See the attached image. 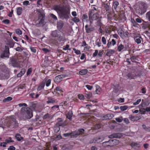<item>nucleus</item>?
<instances>
[{
    "instance_id": "nucleus-1",
    "label": "nucleus",
    "mask_w": 150,
    "mask_h": 150,
    "mask_svg": "<svg viewBox=\"0 0 150 150\" xmlns=\"http://www.w3.org/2000/svg\"><path fill=\"white\" fill-rule=\"evenodd\" d=\"M53 9L62 18L66 19L69 18L70 10L69 8L59 6H54Z\"/></svg>"
},
{
    "instance_id": "nucleus-2",
    "label": "nucleus",
    "mask_w": 150,
    "mask_h": 150,
    "mask_svg": "<svg viewBox=\"0 0 150 150\" xmlns=\"http://www.w3.org/2000/svg\"><path fill=\"white\" fill-rule=\"evenodd\" d=\"M21 55H18L14 57L11 58L9 61L10 64L14 67L20 68V63L21 61Z\"/></svg>"
},
{
    "instance_id": "nucleus-3",
    "label": "nucleus",
    "mask_w": 150,
    "mask_h": 150,
    "mask_svg": "<svg viewBox=\"0 0 150 150\" xmlns=\"http://www.w3.org/2000/svg\"><path fill=\"white\" fill-rule=\"evenodd\" d=\"M89 17L90 23L92 24L93 21L99 18V14L98 13H95L94 10H91L89 12Z\"/></svg>"
},
{
    "instance_id": "nucleus-4",
    "label": "nucleus",
    "mask_w": 150,
    "mask_h": 150,
    "mask_svg": "<svg viewBox=\"0 0 150 150\" xmlns=\"http://www.w3.org/2000/svg\"><path fill=\"white\" fill-rule=\"evenodd\" d=\"M91 24H90L89 25L87 24L85 26L86 31L87 33L93 32L95 30V27L91 25Z\"/></svg>"
},
{
    "instance_id": "nucleus-5",
    "label": "nucleus",
    "mask_w": 150,
    "mask_h": 150,
    "mask_svg": "<svg viewBox=\"0 0 150 150\" xmlns=\"http://www.w3.org/2000/svg\"><path fill=\"white\" fill-rule=\"evenodd\" d=\"M146 11L145 8L143 6H140L137 10V13L139 15H142Z\"/></svg>"
},
{
    "instance_id": "nucleus-6",
    "label": "nucleus",
    "mask_w": 150,
    "mask_h": 150,
    "mask_svg": "<svg viewBox=\"0 0 150 150\" xmlns=\"http://www.w3.org/2000/svg\"><path fill=\"white\" fill-rule=\"evenodd\" d=\"M67 75H61L56 76L54 79V82L55 83H59L61 81L62 79L66 77Z\"/></svg>"
},
{
    "instance_id": "nucleus-7",
    "label": "nucleus",
    "mask_w": 150,
    "mask_h": 150,
    "mask_svg": "<svg viewBox=\"0 0 150 150\" xmlns=\"http://www.w3.org/2000/svg\"><path fill=\"white\" fill-rule=\"evenodd\" d=\"M122 133H113L108 137L109 138L112 139L114 138H120L122 136Z\"/></svg>"
},
{
    "instance_id": "nucleus-8",
    "label": "nucleus",
    "mask_w": 150,
    "mask_h": 150,
    "mask_svg": "<svg viewBox=\"0 0 150 150\" xmlns=\"http://www.w3.org/2000/svg\"><path fill=\"white\" fill-rule=\"evenodd\" d=\"M9 49L8 48H7L6 49L4 50V53L2 54L1 55V57L2 58L8 57L9 54Z\"/></svg>"
},
{
    "instance_id": "nucleus-9",
    "label": "nucleus",
    "mask_w": 150,
    "mask_h": 150,
    "mask_svg": "<svg viewBox=\"0 0 150 150\" xmlns=\"http://www.w3.org/2000/svg\"><path fill=\"white\" fill-rule=\"evenodd\" d=\"M10 126L16 125L17 122L15 117L14 116H11L10 117Z\"/></svg>"
},
{
    "instance_id": "nucleus-10",
    "label": "nucleus",
    "mask_w": 150,
    "mask_h": 150,
    "mask_svg": "<svg viewBox=\"0 0 150 150\" xmlns=\"http://www.w3.org/2000/svg\"><path fill=\"white\" fill-rule=\"evenodd\" d=\"M58 122L56 123V125L57 126H61L64 127L65 125V124L64 122H63V120L61 118H58L57 119Z\"/></svg>"
},
{
    "instance_id": "nucleus-11",
    "label": "nucleus",
    "mask_w": 150,
    "mask_h": 150,
    "mask_svg": "<svg viewBox=\"0 0 150 150\" xmlns=\"http://www.w3.org/2000/svg\"><path fill=\"white\" fill-rule=\"evenodd\" d=\"M36 11L37 12L38 16L39 18H43L44 15L43 11L42 9H37L36 10Z\"/></svg>"
},
{
    "instance_id": "nucleus-12",
    "label": "nucleus",
    "mask_w": 150,
    "mask_h": 150,
    "mask_svg": "<svg viewBox=\"0 0 150 150\" xmlns=\"http://www.w3.org/2000/svg\"><path fill=\"white\" fill-rule=\"evenodd\" d=\"M130 120L133 121H135L138 120L140 119V117L139 115H138V114L136 116H133L131 115L129 117Z\"/></svg>"
},
{
    "instance_id": "nucleus-13",
    "label": "nucleus",
    "mask_w": 150,
    "mask_h": 150,
    "mask_svg": "<svg viewBox=\"0 0 150 150\" xmlns=\"http://www.w3.org/2000/svg\"><path fill=\"white\" fill-rule=\"evenodd\" d=\"M26 113L27 115L26 116V117L28 119H30L31 118L33 115L30 109L29 108L28 109H27L26 111Z\"/></svg>"
},
{
    "instance_id": "nucleus-14",
    "label": "nucleus",
    "mask_w": 150,
    "mask_h": 150,
    "mask_svg": "<svg viewBox=\"0 0 150 150\" xmlns=\"http://www.w3.org/2000/svg\"><path fill=\"white\" fill-rule=\"evenodd\" d=\"M114 117L113 114H108L103 117V120H106L108 119H110Z\"/></svg>"
},
{
    "instance_id": "nucleus-15",
    "label": "nucleus",
    "mask_w": 150,
    "mask_h": 150,
    "mask_svg": "<svg viewBox=\"0 0 150 150\" xmlns=\"http://www.w3.org/2000/svg\"><path fill=\"white\" fill-rule=\"evenodd\" d=\"M64 25V22L63 21H60L57 23V27L58 30H61L63 27Z\"/></svg>"
},
{
    "instance_id": "nucleus-16",
    "label": "nucleus",
    "mask_w": 150,
    "mask_h": 150,
    "mask_svg": "<svg viewBox=\"0 0 150 150\" xmlns=\"http://www.w3.org/2000/svg\"><path fill=\"white\" fill-rule=\"evenodd\" d=\"M45 24L44 20L43 18H42L39 21V23L36 24V25L38 27L43 26Z\"/></svg>"
},
{
    "instance_id": "nucleus-17",
    "label": "nucleus",
    "mask_w": 150,
    "mask_h": 150,
    "mask_svg": "<svg viewBox=\"0 0 150 150\" xmlns=\"http://www.w3.org/2000/svg\"><path fill=\"white\" fill-rule=\"evenodd\" d=\"M111 146L116 145L118 144L119 143V140L116 139L110 140Z\"/></svg>"
},
{
    "instance_id": "nucleus-18",
    "label": "nucleus",
    "mask_w": 150,
    "mask_h": 150,
    "mask_svg": "<svg viewBox=\"0 0 150 150\" xmlns=\"http://www.w3.org/2000/svg\"><path fill=\"white\" fill-rule=\"evenodd\" d=\"M131 146L134 149H137L140 146V145L139 144L135 142L132 143L131 144Z\"/></svg>"
},
{
    "instance_id": "nucleus-19",
    "label": "nucleus",
    "mask_w": 150,
    "mask_h": 150,
    "mask_svg": "<svg viewBox=\"0 0 150 150\" xmlns=\"http://www.w3.org/2000/svg\"><path fill=\"white\" fill-rule=\"evenodd\" d=\"M142 39V38L140 36H136L134 37V38L135 42L137 44H139L141 43V40Z\"/></svg>"
},
{
    "instance_id": "nucleus-20",
    "label": "nucleus",
    "mask_w": 150,
    "mask_h": 150,
    "mask_svg": "<svg viewBox=\"0 0 150 150\" xmlns=\"http://www.w3.org/2000/svg\"><path fill=\"white\" fill-rule=\"evenodd\" d=\"M15 137L18 141H20L23 139V137H21V134H16L15 136Z\"/></svg>"
},
{
    "instance_id": "nucleus-21",
    "label": "nucleus",
    "mask_w": 150,
    "mask_h": 150,
    "mask_svg": "<svg viewBox=\"0 0 150 150\" xmlns=\"http://www.w3.org/2000/svg\"><path fill=\"white\" fill-rule=\"evenodd\" d=\"M71 137H76L80 135V133L79 132L75 131V132L71 133Z\"/></svg>"
},
{
    "instance_id": "nucleus-22",
    "label": "nucleus",
    "mask_w": 150,
    "mask_h": 150,
    "mask_svg": "<svg viewBox=\"0 0 150 150\" xmlns=\"http://www.w3.org/2000/svg\"><path fill=\"white\" fill-rule=\"evenodd\" d=\"M48 100L47 101V103H54L57 101L56 100L54 99L51 97L48 98Z\"/></svg>"
},
{
    "instance_id": "nucleus-23",
    "label": "nucleus",
    "mask_w": 150,
    "mask_h": 150,
    "mask_svg": "<svg viewBox=\"0 0 150 150\" xmlns=\"http://www.w3.org/2000/svg\"><path fill=\"white\" fill-rule=\"evenodd\" d=\"M102 144L104 146H111V142H110V140L108 141H106L103 142Z\"/></svg>"
},
{
    "instance_id": "nucleus-24",
    "label": "nucleus",
    "mask_w": 150,
    "mask_h": 150,
    "mask_svg": "<svg viewBox=\"0 0 150 150\" xmlns=\"http://www.w3.org/2000/svg\"><path fill=\"white\" fill-rule=\"evenodd\" d=\"M115 51L113 50H108L106 54V55L110 57L111 55L114 53Z\"/></svg>"
},
{
    "instance_id": "nucleus-25",
    "label": "nucleus",
    "mask_w": 150,
    "mask_h": 150,
    "mask_svg": "<svg viewBox=\"0 0 150 150\" xmlns=\"http://www.w3.org/2000/svg\"><path fill=\"white\" fill-rule=\"evenodd\" d=\"M126 76L130 79H134L136 77L135 75L130 73L128 74Z\"/></svg>"
},
{
    "instance_id": "nucleus-26",
    "label": "nucleus",
    "mask_w": 150,
    "mask_h": 150,
    "mask_svg": "<svg viewBox=\"0 0 150 150\" xmlns=\"http://www.w3.org/2000/svg\"><path fill=\"white\" fill-rule=\"evenodd\" d=\"M88 71L87 69H83L81 70L79 72V74L81 75H84L88 72Z\"/></svg>"
},
{
    "instance_id": "nucleus-27",
    "label": "nucleus",
    "mask_w": 150,
    "mask_h": 150,
    "mask_svg": "<svg viewBox=\"0 0 150 150\" xmlns=\"http://www.w3.org/2000/svg\"><path fill=\"white\" fill-rule=\"evenodd\" d=\"M96 93L97 94H100L101 91V89L100 88V87L99 86L96 85Z\"/></svg>"
},
{
    "instance_id": "nucleus-28",
    "label": "nucleus",
    "mask_w": 150,
    "mask_h": 150,
    "mask_svg": "<svg viewBox=\"0 0 150 150\" xmlns=\"http://www.w3.org/2000/svg\"><path fill=\"white\" fill-rule=\"evenodd\" d=\"M22 8L21 7H18L17 8V13L18 15H20L22 12Z\"/></svg>"
},
{
    "instance_id": "nucleus-29",
    "label": "nucleus",
    "mask_w": 150,
    "mask_h": 150,
    "mask_svg": "<svg viewBox=\"0 0 150 150\" xmlns=\"http://www.w3.org/2000/svg\"><path fill=\"white\" fill-rule=\"evenodd\" d=\"M45 83L44 82H42L40 85L39 86L38 88V91H40L43 89L45 86Z\"/></svg>"
},
{
    "instance_id": "nucleus-30",
    "label": "nucleus",
    "mask_w": 150,
    "mask_h": 150,
    "mask_svg": "<svg viewBox=\"0 0 150 150\" xmlns=\"http://www.w3.org/2000/svg\"><path fill=\"white\" fill-rule=\"evenodd\" d=\"M58 40L60 41H63L65 40L64 36H61L59 34L57 37Z\"/></svg>"
},
{
    "instance_id": "nucleus-31",
    "label": "nucleus",
    "mask_w": 150,
    "mask_h": 150,
    "mask_svg": "<svg viewBox=\"0 0 150 150\" xmlns=\"http://www.w3.org/2000/svg\"><path fill=\"white\" fill-rule=\"evenodd\" d=\"M72 113L71 112H69L66 115L67 117L71 120L72 119Z\"/></svg>"
},
{
    "instance_id": "nucleus-32",
    "label": "nucleus",
    "mask_w": 150,
    "mask_h": 150,
    "mask_svg": "<svg viewBox=\"0 0 150 150\" xmlns=\"http://www.w3.org/2000/svg\"><path fill=\"white\" fill-rule=\"evenodd\" d=\"M119 5V3L117 1H114L112 7H113L116 10L117 7V6Z\"/></svg>"
},
{
    "instance_id": "nucleus-33",
    "label": "nucleus",
    "mask_w": 150,
    "mask_h": 150,
    "mask_svg": "<svg viewBox=\"0 0 150 150\" xmlns=\"http://www.w3.org/2000/svg\"><path fill=\"white\" fill-rule=\"evenodd\" d=\"M103 6L105 8L107 11H108L109 10V6L108 3H104L103 4Z\"/></svg>"
},
{
    "instance_id": "nucleus-34",
    "label": "nucleus",
    "mask_w": 150,
    "mask_h": 150,
    "mask_svg": "<svg viewBox=\"0 0 150 150\" xmlns=\"http://www.w3.org/2000/svg\"><path fill=\"white\" fill-rule=\"evenodd\" d=\"M124 48V45H123L122 44H120L117 47V50L119 52H120Z\"/></svg>"
},
{
    "instance_id": "nucleus-35",
    "label": "nucleus",
    "mask_w": 150,
    "mask_h": 150,
    "mask_svg": "<svg viewBox=\"0 0 150 150\" xmlns=\"http://www.w3.org/2000/svg\"><path fill=\"white\" fill-rule=\"evenodd\" d=\"M92 93L90 92H87V93H86L85 94V97L88 99L90 98L92 96Z\"/></svg>"
},
{
    "instance_id": "nucleus-36",
    "label": "nucleus",
    "mask_w": 150,
    "mask_h": 150,
    "mask_svg": "<svg viewBox=\"0 0 150 150\" xmlns=\"http://www.w3.org/2000/svg\"><path fill=\"white\" fill-rule=\"evenodd\" d=\"M58 32H57L56 31H54L52 32V35L54 37H57V36L59 35Z\"/></svg>"
},
{
    "instance_id": "nucleus-37",
    "label": "nucleus",
    "mask_w": 150,
    "mask_h": 150,
    "mask_svg": "<svg viewBox=\"0 0 150 150\" xmlns=\"http://www.w3.org/2000/svg\"><path fill=\"white\" fill-rule=\"evenodd\" d=\"M146 18L150 22V11L146 13Z\"/></svg>"
},
{
    "instance_id": "nucleus-38",
    "label": "nucleus",
    "mask_w": 150,
    "mask_h": 150,
    "mask_svg": "<svg viewBox=\"0 0 150 150\" xmlns=\"http://www.w3.org/2000/svg\"><path fill=\"white\" fill-rule=\"evenodd\" d=\"M72 21L76 23H78L80 21L79 19L76 17L72 18Z\"/></svg>"
},
{
    "instance_id": "nucleus-39",
    "label": "nucleus",
    "mask_w": 150,
    "mask_h": 150,
    "mask_svg": "<svg viewBox=\"0 0 150 150\" xmlns=\"http://www.w3.org/2000/svg\"><path fill=\"white\" fill-rule=\"evenodd\" d=\"M12 99V98L11 97H8L4 100L3 102H8L11 100Z\"/></svg>"
},
{
    "instance_id": "nucleus-40",
    "label": "nucleus",
    "mask_w": 150,
    "mask_h": 150,
    "mask_svg": "<svg viewBox=\"0 0 150 150\" xmlns=\"http://www.w3.org/2000/svg\"><path fill=\"white\" fill-rule=\"evenodd\" d=\"M128 107L126 105L121 106L120 107V109L122 111H124L126 110L128 108Z\"/></svg>"
},
{
    "instance_id": "nucleus-41",
    "label": "nucleus",
    "mask_w": 150,
    "mask_h": 150,
    "mask_svg": "<svg viewBox=\"0 0 150 150\" xmlns=\"http://www.w3.org/2000/svg\"><path fill=\"white\" fill-rule=\"evenodd\" d=\"M70 46L69 45H67L65 46H64L63 48V50H70L71 49L69 48Z\"/></svg>"
},
{
    "instance_id": "nucleus-42",
    "label": "nucleus",
    "mask_w": 150,
    "mask_h": 150,
    "mask_svg": "<svg viewBox=\"0 0 150 150\" xmlns=\"http://www.w3.org/2000/svg\"><path fill=\"white\" fill-rule=\"evenodd\" d=\"M16 33L18 35H21L22 34V31L19 29H17L15 30Z\"/></svg>"
},
{
    "instance_id": "nucleus-43",
    "label": "nucleus",
    "mask_w": 150,
    "mask_h": 150,
    "mask_svg": "<svg viewBox=\"0 0 150 150\" xmlns=\"http://www.w3.org/2000/svg\"><path fill=\"white\" fill-rule=\"evenodd\" d=\"M12 138L11 137H9L8 139H6L5 140V141L8 143H9L11 142H13L14 141L11 140Z\"/></svg>"
},
{
    "instance_id": "nucleus-44",
    "label": "nucleus",
    "mask_w": 150,
    "mask_h": 150,
    "mask_svg": "<svg viewBox=\"0 0 150 150\" xmlns=\"http://www.w3.org/2000/svg\"><path fill=\"white\" fill-rule=\"evenodd\" d=\"M118 33L120 36H122L123 34V31L121 29H119L117 30Z\"/></svg>"
},
{
    "instance_id": "nucleus-45",
    "label": "nucleus",
    "mask_w": 150,
    "mask_h": 150,
    "mask_svg": "<svg viewBox=\"0 0 150 150\" xmlns=\"http://www.w3.org/2000/svg\"><path fill=\"white\" fill-rule=\"evenodd\" d=\"M139 112L142 114H144L145 112H146V109L144 108H141L139 110Z\"/></svg>"
},
{
    "instance_id": "nucleus-46",
    "label": "nucleus",
    "mask_w": 150,
    "mask_h": 150,
    "mask_svg": "<svg viewBox=\"0 0 150 150\" xmlns=\"http://www.w3.org/2000/svg\"><path fill=\"white\" fill-rule=\"evenodd\" d=\"M50 17L53 18L54 20L56 21L57 20V17L54 14H50Z\"/></svg>"
},
{
    "instance_id": "nucleus-47",
    "label": "nucleus",
    "mask_w": 150,
    "mask_h": 150,
    "mask_svg": "<svg viewBox=\"0 0 150 150\" xmlns=\"http://www.w3.org/2000/svg\"><path fill=\"white\" fill-rule=\"evenodd\" d=\"M5 76L4 73L2 71L0 70V79H2Z\"/></svg>"
},
{
    "instance_id": "nucleus-48",
    "label": "nucleus",
    "mask_w": 150,
    "mask_h": 150,
    "mask_svg": "<svg viewBox=\"0 0 150 150\" xmlns=\"http://www.w3.org/2000/svg\"><path fill=\"white\" fill-rule=\"evenodd\" d=\"M141 101V99H138L137 100V101L133 103V105H138L139 104Z\"/></svg>"
},
{
    "instance_id": "nucleus-49",
    "label": "nucleus",
    "mask_w": 150,
    "mask_h": 150,
    "mask_svg": "<svg viewBox=\"0 0 150 150\" xmlns=\"http://www.w3.org/2000/svg\"><path fill=\"white\" fill-rule=\"evenodd\" d=\"M101 41L104 45H105L106 43V40L105 38L104 37H103L102 38Z\"/></svg>"
},
{
    "instance_id": "nucleus-50",
    "label": "nucleus",
    "mask_w": 150,
    "mask_h": 150,
    "mask_svg": "<svg viewBox=\"0 0 150 150\" xmlns=\"http://www.w3.org/2000/svg\"><path fill=\"white\" fill-rule=\"evenodd\" d=\"M118 122H121L122 120V117H119L115 119Z\"/></svg>"
},
{
    "instance_id": "nucleus-51",
    "label": "nucleus",
    "mask_w": 150,
    "mask_h": 150,
    "mask_svg": "<svg viewBox=\"0 0 150 150\" xmlns=\"http://www.w3.org/2000/svg\"><path fill=\"white\" fill-rule=\"evenodd\" d=\"M51 79H49L46 82V85L47 86H48L50 85L51 82Z\"/></svg>"
},
{
    "instance_id": "nucleus-52",
    "label": "nucleus",
    "mask_w": 150,
    "mask_h": 150,
    "mask_svg": "<svg viewBox=\"0 0 150 150\" xmlns=\"http://www.w3.org/2000/svg\"><path fill=\"white\" fill-rule=\"evenodd\" d=\"M29 1H23V5H28L29 4Z\"/></svg>"
},
{
    "instance_id": "nucleus-53",
    "label": "nucleus",
    "mask_w": 150,
    "mask_h": 150,
    "mask_svg": "<svg viewBox=\"0 0 150 150\" xmlns=\"http://www.w3.org/2000/svg\"><path fill=\"white\" fill-rule=\"evenodd\" d=\"M62 138V136L60 135H57L55 138V140H58L60 139H61Z\"/></svg>"
},
{
    "instance_id": "nucleus-54",
    "label": "nucleus",
    "mask_w": 150,
    "mask_h": 150,
    "mask_svg": "<svg viewBox=\"0 0 150 150\" xmlns=\"http://www.w3.org/2000/svg\"><path fill=\"white\" fill-rule=\"evenodd\" d=\"M49 115L48 113H47L45 115H44L43 117V119H46L47 118H49Z\"/></svg>"
},
{
    "instance_id": "nucleus-55",
    "label": "nucleus",
    "mask_w": 150,
    "mask_h": 150,
    "mask_svg": "<svg viewBox=\"0 0 150 150\" xmlns=\"http://www.w3.org/2000/svg\"><path fill=\"white\" fill-rule=\"evenodd\" d=\"M15 147L13 146H10L8 149V150H15Z\"/></svg>"
},
{
    "instance_id": "nucleus-56",
    "label": "nucleus",
    "mask_w": 150,
    "mask_h": 150,
    "mask_svg": "<svg viewBox=\"0 0 150 150\" xmlns=\"http://www.w3.org/2000/svg\"><path fill=\"white\" fill-rule=\"evenodd\" d=\"M42 50L45 53H46L48 52H49L50 51V50L48 49L45 48H43Z\"/></svg>"
},
{
    "instance_id": "nucleus-57",
    "label": "nucleus",
    "mask_w": 150,
    "mask_h": 150,
    "mask_svg": "<svg viewBox=\"0 0 150 150\" xmlns=\"http://www.w3.org/2000/svg\"><path fill=\"white\" fill-rule=\"evenodd\" d=\"M98 53V51L97 50H96L95 52L93 54V57H96Z\"/></svg>"
},
{
    "instance_id": "nucleus-58",
    "label": "nucleus",
    "mask_w": 150,
    "mask_h": 150,
    "mask_svg": "<svg viewBox=\"0 0 150 150\" xmlns=\"http://www.w3.org/2000/svg\"><path fill=\"white\" fill-rule=\"evenodd\" d=\"M3 22L6 24H8L10 23V21L8 19H5L3 20Z\"/></svg>"
},
{
    "instance_id": "nucleus-59",
    "label": "nucleus",
    "mask_w": 150,
    "mask_h": 150,
    "mask_svg": "<svg viewBox=\"0 0 150 150\" xmlns=\"http://www.w3.org/2000/svg\"><path fill=\"white\" fill-rule=\"evenodd\" d=\"M124 122L126 124H128L129 123V120L128 118H125L123 119Z\"/></svg>"
},
{
    "instance_id": "nucleus-60",
    "label": "nucleus",
    "mask_w": 150,
    "mask_h": 150,
    "mask_svg": "<svg viewBox=\"0 0 150 150\" xmlns=\"http://www.w3.org/2000/svg\"><path fill=\"white\" fill-rule=\"evenodd\" d=\"M32 72V69L31 68H29L27 71V75L30 74Z\"/></svg>"
},
{
    "instance_id": "nucleus-61",
    "label": "nucleus",
    "mask_w": 150,
    "mask_h": 150,
    "mask_svg": "<svg viewBox=\"0 0 150 150\" xmlns=\"http://www.w3.org/2000/svg\"><path fill=\"white\" fill-rule=\"evenodd\" d=\"M16 50L18 52H21L23 50V49L20 47H18L16 48Z\"/></svg>"
},
{
    "instance_id": "nucleus-62",
    "label": "nucleus",
    "mask_w": 150,
    "mask_h": 150,
    "mask_svg": "<svg viewBox=\"0 0 150 150\" xmlns=\"http://www.w3.org/2000/svg\"><path fill=\"white\" fill-rule=\"evenodd\" d=\"M101 43L100 40H99L98 42H96V45L98 46V47H100L101 46Z\"/></svg>"
},
{
    "instance_id": "nucleus-63",
    "label": "nucleus",
    "mask_w": 150,
    "mask_h": 150,
    "mask_svg": "<svg viewBox=\"0 0 150 150\" xmlns=\"http://www.w3.org/2000/svg\"><path fill=\"white\" fill-rule=\"evenodd\" d=\"M56 90L57 91H62V88L59 87L57 86L56 88Z\"/></svg>"
},
{
    "instance_id": "nucleus-64",
    "label": "nucleus",
    "mask_w": 150,
    "mask_h": 150,
    "mask_svg": "<svg viewBox=\"0 0 150 150\" xmlns=\"http://www.w3.org/2000/svg\"><path fill=\"white\" fill-rule=\"evenodd\" d=\"M84 130L83 129H79L78 130V131L80 133V134H81V133H83L84 132Z\"/></svg>"
}]
</instances>
